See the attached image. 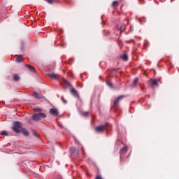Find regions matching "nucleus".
<instances>
[{"label":"nucleus","mask_w":179,"mask_h":179,"mask_svg":"<svg viewBox=\"0 0 179 179\" xmlns=\"http://www.w3.org/2000/svg\"><path fill=\"white\" fill-rule=\"evenodd\" d=\"M12 129L15 134H20L22 129V123L20 122H15L13 124Z\"/></svg>","instance_id":"nucleus-1"},{"label":"nucleus","mask_w":179,"mask_h":179,"mask_svg":"<svg viewBox=\"0 0 179 179\" xmlns=\"http://www.w3.org/2000/svg\"><path fill=\"white\" fill-rule=\"evenodd\" d=\"M46 117H47V115H45V113H43L40 112L38 113H34L32 117L34 121H40L41 118H46Z\"/></svg>","instance_id":"nucleus-2"},{"label":"nucleus","mask_w":179,"mask_h":179,"mask_svg":"<svg viewBox=\"0 0 179 179\" xmlns=\"http://www.w3.org/2000/svg\"><path fill=\"white\" fill-rule=\"evenodd\" d=\"M106 129H107V124L98 126L95 129L96 131L98 132L99 134H101V132H104Z\"/></svg>","instance_id":"nucleus-3"},{"label":"nucleus","mask_w":179,"mask_h":179,"mask_svg":"<svg viewBox=\"0 0 179 179\" xmlns=\"http://www.w3.org/2000/svg\"><path fill=\"white\" fill-rule=\"evenodd\" d=\"M123 97H124V95H120L114 101L113 107H115V108H117V107H118V104L120 101L122 100Z\"/></svg>","instance_id":"nucleus-4"},{"label":"nucleus","mask_w":179,"mask_h":179,"mask_svg":"<svg viewBox=\"0 0 179 179\" xmlns=\"http://www.w3.org/2000/svg\"><path fill=\"white\" fill-rule=\"evenodd\" d=\"M158 82H160V80L152 78L149 80V83L150 85H152V86H156L157 87L159 86Z\"/></svg>","instance_id":"nucleus-5"},{"label":"nucleus","mask_w":179,"mask_h":179,"mask_svg":"<svg viewBox=\"0 0 179 179\" xmlns=\"http://www.w3.org/2000/svg\"><path fill=\"white\" fill-rule=\"evenodd\" d=\"M50 114H51V115H59V112H58V109L55 108H52L49 111Z\"/></svg>","instance_id":"nucleus-6"},{"label":"nucleus","mask_w":179,"mask_h":179,"mask_svg":"<svg viewBox=\"0 0 179 179\" xmlns=\"http://www.w3.org/2000/svg\"><path fill=\"white\" fill-rule=\"evenodd\" d=\"M48 76L50 78V79H54L55 80H57V79L59 78V76L55 73H49Z\"/></svg>","instance_id":"nucleus-7"},{"label":"nucleus","mask_w":179,"mask_h":179,"mask_svg":"<svg viewBox=\"0 0 179 179\" xmlns=\"http://www.w3.org/2000/svg\"><path fill=\"white\" fill-rule=\"evenodd\" d=\"M20 132L24 136H29V135H30V133H29V131H27L26 129L24 128H22L20 129Z\"/></svg>","instance_id":"nucleus-8"},{"label":"nucleus","mask_w":179,"mask_h":179,"mask_svg":"<svg viewBox=\"0 0 179 179\" xmlns=\"http://www.w3.org/2000/svg\"><path fill=\"white\" fill-rule=\"evenodd\" d=\"M71 93L74 97H79V93H78V91L75 88L71 89Z\"/></svg>","instance_id":"nucleus-9"},{"label":"nucleus","mask_w":179,"mask_h":179,"mask_svg":"<svg viewBox=\"0 0 179 179\" xmlns=\"http://www.w3.org/2000/svg\"><path fill=\"white\" fill-rule=\"evenodd\" d=\"M70 152L71 153H74V155H76V156H79V150H76V149L75 148V147H71L70 148Z\"/></svg>","instance_id":"nucleus-10"},{"label":"nucleus","mask_w":179,"mask_h":179,"mask_svg":"<svg viewBox=\"0 0 179 179\" xmlns=\"http://www.w3.org/2000/svg\"><path fill=\"white\" fill-rule=\"evenodd\" d=\"M15 57H17L15 59L16 62H23V56L22 55H15Z\"/></svg>","instance_id":"nucleus-11"},{"label":"nucleus","mask_w":179,"mask_h":179,"mask_svg":"<svg viewBox=\"0 0 179 179\" xmlns=\"http://www.w3.org/2000/svg\"><path fill=\"white\" fill-rule=\"evenodd\" d=\"M25 66L31 71V72H36V69H34V66L31 65L27 64Z\"/></svg>","instance_id":"nucleus-12"},{"label":"nucleus","mask_w":179,"mask_h":179,"mask_svg":"<svg viewBox=\"0 0 179 179\" xmlns=\"http://www.w3.org/2000/svg\"><path fill=\"white\" fill-rule=\"evenodd\" d=\"M62 83L66 87L71 86V83H69L68 80H65V78H63Z\"/></svg>","instance_id":"nucleus-13"},{"label":"nucleus","mask_w":179,"mask_h":179,"mask_svg":"<svg viewBox=\"0 0 179 179\" xmlns=\"http://www.w3.org/2000/svg\"><path fill=\"white\" fill-rule=\"evenodd\" d=\"M128 152V147H124L120 150V155H124Z\"/></svg>","instance_id":"nucleus-14"},{"label":"nucleus","mask_w":179,"mask_h":179,"mask_svg":"<svg viewBox=\"0 0 179 179\" xmlns=\"http://www.w3.org/2000/svg\"><path fill=\"white\" fill-rule=\"evenodd\" d=\"M34 96L35 97V99H37L38 100H40L41 99V95H40V94H38V92H35L34 93Z\"/></svg>","instance_id":"nucleus-15"},{"label":"nucleus","mask_w":179,"mask_h":179,"mask_svg":"<svg viewBox=\"0 0 179 179\" xmlns=\"http://www.w3.org/2000/svg\"><path fill=\"white\" fill-rule=\"evenodd\" d=\"M13 80L15 82H18V80H20V77L17 74H14L13 75Z\"/></svg>","instance_id":"nucleus-16"},{"label":"nucleus","mask_w":179,"mask_h":179,"mask_svg":"<svg viewBox=\"0 0 179 179\" xmlns=\"http://www.w3.org/2000/svg\"><path fill=\"white\" fill-rule=\"evenodd\" d=\"M138 82H139V78H135L134 82H133V86L134 87H136V86H138Z\"/></svg>","instance_id":"nucleus-17"},{"label":"nucleus","mask_w":179,"mask_h":179,"mask_svg":"<svg viewBox=\"0 0 179 179\" xmlns=\"http://www.w3.org/2000/svg\"><path fill=\"white\" fill-rule=\"evenodd\" d=\"M122 59H123V61H128V55L127 54H124L122 56Z\"/></svg>","instance_id":"nucleus-18"},{"label":"nucleus","mask_w":179,"mask_h":179,"mask_svg":"<svg viewBox=\"0 0 179 179\" xmlns=\"http://www.w3.org/2000/svg\"><path fill=\"white\" fill-rule=\"evenodd\" d=\"M106 85H107V86H108L111 89L114 88V85H113V83H110V81H106Z\"/></svg>","instance_id":"nucleus-19"},{"label":"nucleus","mask_w":179,"mask_h":179,"mask_svg":"<svg viewBox=\"0 0 179 179\" xmlns=\"http://www.w3.org/2000/svg\"><path fill=\"white\" fill-rule=\"evenodd\" d=\"M82 115H83V117H89V114H90V112H82Z\"/></svg>","instance_id":"nucleus-20"},{"label":"nucleus","mask_w":179,"mask_h":179,"mask_svg":"<svg viewBox=\"0 0 179 179\" xmlns=\"http://www.w3.org/2000/svg\"><path fill=\"white\" fill-rule=\"evenodd\" d=\"M80 149L81 150L80 155H81V156H83V155H85V150H83V147L80 146Z\"/></svg>","instance_id":"nucleus-21"},{"label":"nucleus","mask_w":179,"mask_h":179,"mask_svg":"<svg viewBox=\"0 0 179 179\" xmlns=\"http://www.w3.org/2000/svg\"><path fill=\"white\" fill-rule=\"evenodd\" d=\"M112 5L114 8H116V6H118V2L117 1H115L113 2Z\"/></svg>","instance_id":"nucleus-22"},{"label":"nucleus","mask_w":179,"mask_h":179,"mask_svg":"<svg viewBox=\"0 0 179 179\" xmlns=\"http://www.w3.org/2000/svg\"><path fill=\"white\" fill-rule=\"evenodd\" d=\"M32 134H33L36 138H40V136H38V134L36 133V131H32Z\"/></svg>","instance_id":"nucleus-23"},{"label":"nucleus","mask_w":179,"mask_h":179,"mask_svg":"<svg viewBox=\"0 0 179 179\" xmlns=\"http://www.w3.org/2000/svg\"><path fill=\"white\" fill-rule=\"evenodd\" d=\"M48 3H50V5H52V3H54V2H55V0H46Z\"/></svg>","instance_id":"nucleus-24"},{"label":"nucleus","mask_w":179,"mask_h":179,"mask_svg":"<svg viewBox=\"0 0 179 179\" xmlns=\"http://www.w3.org/2000/svg\"><path fill=\"white\" fill-rule=\"evenodd\" d=\"M1 135H3V136H8V132L3 131L1 133Z\"/></svg>","instance_id":"nucleus-25"},{"label":"nucleus","mask_w":179,"mask_h":179,"mask_svg":"<svg viewBox=\"0 0 179 179\" xmlns=\"http://www.w3.org/2000/svg\"><path fill=\"white\" fill-rule=\"evenodd\" d=\"M34 111H35V113H41V109H40V108H35Z\"/></svg>","instance_id":"nucleus-26"},{"label":"nucleus","mask_w":179,"mask_h":179,"mask_svg":"<svg viewBox=\"0 0 179 179\" xmlns=\"http://www.w3.org/2000/svg\"><path fill=\"white\" fill-rule=\"evenodd\" d=\"M62 101L64 103V104H66V100H65V99H64V96H62Z\"/></svg>","instance_id":"nucleus-27"},{"label":"nucleus","mask_w":179,"mask_h":179,"mask_svg":"<svg viewBox=\"0 0 179 179\" xmlns=\"http://www.w3.org/2000/svg\"><path fill=\"white\" fill-rule=\"evenodd\" d=\"M95 179H103L100 176H97Z\"/></svg>","instance_id":"nucleus-28"},{"label":"nucleus","mask_w":179,"mask_h":179,"mask_svg":"<svg viewBox=\"0 0 179 179\" xmlns=\"http://www.w3.org/2000/svg\"><path fill=\"white\" fill-rule=\"evenodd\" d=\"M132 41H134V40H130L128 41V43H132Z\"/></svg>","instance_id":"nucleus-29"},{"label":"nucleus","mask_w":179,"mask_h":179,"mask_svg":"<svg viewBox=\"0 0 179 179\" xmlns=\"http://www.w3.org/2000/svg\"><path fill=\"white\" fill-rule=\"evenodd\" d=\"M141 90H143V87H141Z\"/></svg>","instance_id":"nucleus-30"},{"label":"nucleus","mask_w":179,"mask_h":179,"mask_svg":"<svg viewBox=\"0 0 179 179\" xmlns=\"http://www.w3.org/2000/svg\"><path fill=\"white\" fill-rule=\"evenodd\" d=\"M60 179H62V178H60Z\"/></svg>","instance_id":"nucleus-31"}]
</instances>
